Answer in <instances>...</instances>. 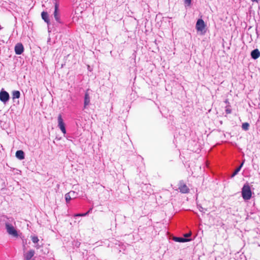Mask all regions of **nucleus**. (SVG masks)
Listing matches in <instances>:
<instances>
[{
	"label": "nucleus",
	"instance_id": "nucleus-6",
	"mask_svg": "<svg viewBox=\"0 0 260 260\" xmlns=\"http://www.w3.org/2000/svg\"><path fill=\"white\" fill-rule=\"evenodd\" d=\"M205 27L204 21L202 19L197 20L196 28L198 31L202 32Z\"/></svg>",
	"mask_w": 260,
	"mask_h": 260
},
{
	"label": "nucleus",
	"instance_id": "nucleus-21",
	"mask_svg": "<svg viewBox=\"0 0 260 260\" xmlns=\"http://www.w3.org/2000/svg\"><path fill=\"white\" fill-rule=\"evenodd\" d=\"M198 208L200 212L205 213L206 211H207V209L203 208L201 206L198 205Z\"/></svg>",
	"mask_w": 260,
	"mask_h": 260
},
{
	"label": "nucleus",
	"instance_id": "nucleus-1",
	"mask_svg": "<svg viewBox=\"0 0 260 260\" xmlns=\"http://www.w3.org/2000/svg\"><path fill=\"white\" fill-rule=\"evenodd\" d=\"M242 196L244 200L250 199L252 196L251 188L248 183H245L242 188Z\"/></svg>",
	"mask_w": 260,
	"mask_h": 260
},
{
	"label": "nucleus",
	"instance_id": "nucleus-7",
	"mask_svg": "<svg viewBox=\"0 0 260 260\" xmlns=\"http://www.w3.org/2000/svg\"><path fill=\"white\" fill-rule=\"evenodd\" d=\"M58 8H59L58 5L56 3H55V6H54V11L53 13V15H54L55 20L57 22L60 23L61 22L60 21V16H59V12Z\"/></svg>",
	"mask_w": 260,
	"mask_h": 260
},
{
	"label": "nucleus",
	"instance_id": "nucleus-20",
	"mask_svg": "<svg viewBox=\"0 0 260 260\" xmlns=\"http://www.w3.org/2000/svg\"><path fill=\"white\" fill-rule=\"evenodd\" d=\"M31 240L34 243H37L39 241V239L37 236H33L31 237Z\"/></svg>",
	"mask_w": 260,
	"mask_h": 260
},
{
	"label": "nucleus",
	"instance_id": "nucleus-3",
	"mask_svg": "<svg viewBox=\"0 0 260 260\" xmlns=\"http://www.w3.org/2000/svg\"><path fill=\"white\" fill-rule=\"evenodd\" d=\"M90 90L88 89L86 90L84 97V109H86L90 104Z\"/></svg>",
	"mask_w": 260,
	"mask_h": 260
},
{
	"label": "nucleus",
	"instance_id": "nucleus-26",
	"mask_svg": "<svg viewBox=\"0 0 260 260\" xmlns=\"http://www.w3.org/2000/svg\"><path fill=\"white\" fill-rule=\"evenodd\" d=\"M244 164V161H243L241 164L240 165V166L239 167H240V170L241 169V168L242 167L243 165Z\"/></svg>",
	"mask_w": 260,
	"mask_h": 260
},
{
	"label": "nucleus",
	"instance_id": "nucleus-4",
	"mask_svg": "<svg viewBox=\"0 0 260 260\" xmlns=\"http://www.w3.org/2000/svg\"><path fill=\"white\" fill-rule=\"evenodd\" d=\"M58 121V126L62 132V133L65 135L66 134V129L65 127V124L63 122V120L62 118V116L61 114H59L57 117Z\"/></svg>",
	"mask_w": 260,
	"mask_h": 260
},
{
	"label": "nucleus",
	"instance_id": "nucleus-12",
	"mask_svg": "<svg viewBox=\"0 0 260 260\" xmlns=\"http://www.w3.org/2000/svg\"><path fill=\"white\" fill-rule=\"evenodd\" d=\"M173 240L176 242H182V243L188 242L190 240L189 239L182 238V237H173Z\"/></svg>",
	"mask_w": 260,
	"mask_h": 260
},
{
	"label": "nucleus",
	"instance_id": "nucleus-5",
	"mask_svg": "<svg viewBox=\"0 0 260 260\" xmlns=\"http://www.w3.org/2000/svg\"><path fill=\"white\" fill-rule=\"evenodd\" d=\"M10 99L9 94L8 92L5 90H1L0 92V100L4 103H6Z\"/></svg>",
	"mask_w": 260,
	"mask_h": 260
},
{
	"label": "nucleus",
	"instance_id": "nucleus-23",
	"mask_svg": "<svg viewBox=\"0 0 260 260\" xmlns=\"http://www.w3.org/2000/svg\"><path fill=\"white\" fill-rule=\"evenodd\" d=\"M191 0H185V3L188 6H189L191 4Z\"/></svg>",
	"mask_w": 260,
	"mask_h": 260
},
{
	"label": "nucleus",
	"instance_id": "nucleus-24",
	"mask_svg": "<svg viewBox=\"0 0 260 260\" xmlns=\"http://www.w3.org/2000/svg\"><path fill=\"white\" fill-rule=\"evenodd\" d=\"M190 235H191V233L185 234L184 235V237H185V238L190 237Z\"/></svg>",
	"mask_w": 260,
	"mask_h": 260
},
{
	"label": "nucleus",
	"instance_id": "nucleus-10",
	"mask_svg": "<svg viewBox=\"0 0 260 260\" xmlns=\"http://www.w3.org/2000/svg\"><path fill=\"white\" fill-rule=\"evenodd\" d=\"M35 252L34 250H30L24 254V258L26 260H30L34 255Z\"/></svg>",
	"mask_w": 260,
	"mask_h": 260
},
{
	"label": "nucleus",
	"instance_id": "nucleus-22",
	"mask_svg": "<svg viewBox=\"0 0 260 260\" xmlns=\"http://www.w3.org/2000/svg\"><path fill=\"white\" fill-rule=\"evenodd\" d=\"M88 214V212H86L85 213H79V214H76L74 215V216H86Z\"/></svg>",
	"mask_w": 260,
	"mask_h": 260
},
{
	"label": "nucleus",
	"instance_id": "nucleus-2",
	"mask_svg": "<svg viewBox=\"0 0 260 260\" xmlns=\"http://www.w3.org/2000/svg\"><path fill=\"white\" fill-rule=\"evenodd\" d=\"M5 226L7 232L9 234V235L15 238H17L18 237V234L17 230L15 229V228L12 224L9 222H6L5 223Z\"/></svg>",
	"mask_w": 260,
	"mask_h": 260
},
{
	"label": "nucleus",
	"instance_id": "nucleus-29",
	"mask_svg": "<svg viewBox=\"0 0 260 260\" xmlns=\"http://www.w3.org/2000/svg\"><path fill=\"white\" fill-rule=\"evenodd\" d=\"M36 247L37 249H39L40 248L39 246H36Z\"/></svg>",
	"mask_w": 260,
	"mask_h": 260
},
{
	"label": "nucleus",
	"instance_id": "nucleus-25",
	"mask_svg": "<svg viewBox=\"0 0 260 260\" xmlns=\"http://www.w3.org/2000/svg\"><path fill=\"white\" fill-rule=\"evenodd\" d=\"M225 111H226V113L227 114H230V113H231V110L230 109H226L225 110Z\"/></svg>",
	"mask_w": 260,
	"mask_h": 260
},
{
	"label": "nucleus",
	"instance_id": "nucleus-16",
	"mask_svg": "<svg viewBox=\"0 0 260 260\" xmlns=\"http://www.w3.org/2000/svg\"><path fill=\"white\" fill-rule=\"evenodd\" d=\"M249 124L247 122L243 123L242 125V128L244 131H247L249 129Z\"/></svg>",
	"mask_w": 260,
	"mask_h": 260
},
{
	"label": "nucleus",
	"instance_id": "nucleus-19",
	"mask_svg": "<svg viewBox=\"0 0 260 260\" xmlns=\"http://www.w3.org/2000/svg\"><path fill=\"white\" fill-rule=\"evenodd\" d=\"M69 193H73V194L72 193V194L71 195V197L72 199L76 198L77 197V194H78L77 192H75L74 191H71Z\"/></svg>",
	"mask_w": 260,
	"mask_h": 260
},
{
	"label": "nucleus",
	"instance_id": "nucleus-15",
	"mask_svg": "<svg viewBox=\"0 0 260 260\" xmlns=\"http://www.w3.org/2000/svg\"><path fill=\"white\" fill-rule=\"evenodd\" d=\"M20 96V93L18 90L13 91L12 92L13 99H19Z\"/></svg>",
	"mask_w": 260,
	"mask_h": 260
},
{
	"label": "nucleus",
	"instance_id": "nucleus-11",
	"mask_svg": "<svg viewBox=\"0 0 260 260\" xmlns=\"http://www.w3.org/2000/svg\"><path fill=\"white\" fill-rule=\"evenodd\" d=\"M251 56L254 59H256L260 56V52L257 49H254L251 52Z\"/></svg>",
	"mask_w": 260,
	"mask_h": 260
},
{
	"label": "nucleus",
	"instance_id": "nucleus-13",
	"mask_svg": "<svg viewBox=\"0 0 260 260\" xmlns=\"http://www.w3.org/2000/svg\"><path fill=\"white\" fill-rule=\"evenodd\" d=\"M16 156L20 160L23 159L24 158V153L22 150H18L16 152Z\"/></svg>",
	"mask_w": 260,
	"mask_h": 260
},
{
	"label": "nucleus",
	"instance_id": "nucleus-28",
	"mask_svg": "<svg viewBox=\"0 0 260 260\" xmlns=\"http://www.w3.org/2000/svg\"><path fill=\"white\" fill-rule=\"evenodd\" d=\"M91 210H92V209H90L87 212H88V214H89Z\"/></svg>",
	"mask_w": 260,
	"mask_h": 260
},
{
	"label": "nucleus",
	"instance_id": "nucleus-17",
	"mask_svg": "<svg viewBox=\"0 0 260 260\" xmlns=\"http://www.w3.org/2000/svg\"><path fill=\"white\" fill-rule=\"evenodd\" d=\"M72 193H67L65 194V199L67 203H69L72 199L71 195Z\"/></svg>",
	"mask_w": 260,
	"mask_h": 260
},
{
	"label": "nucleus",
	"instance_id": "nucleus-14",
	"mask_svg": "<svg viewBox=\"0 0 260 260\" xmlns=\"http://www.w3.org/2000/svg\"><path fill=\"white\" fill-rule=\"evenodd\" d=\"M41 16L44 21L48 24L49 22V19L48 13L43 11L41 13Z\"/></svg>",
	"mask_w": 260,
	"mask_h": 260
},
{
	"label": "nucleus",
	"instance_id": "nucleus-9",
	"mask_svg": "<svg viewBox=\"0 0 260 260\" xmlns=\"http://www.w3.org/2000/svg\"><path fill=\"white\" fill-rule=\"evenodd\" d=\"M24 51V47L22 44L18 43L15 47V51L16 54L20 55Z\"/></svg>",
	"mask_w": 260,
	"mask_h": 260
},
{
	"label": "nucleus",
	"instance_id": "nucleus-18",
	"mask_svg": "<svg viewBox=\"0 0 260 260\" xmlns=\"http://www.w3.org/2000/svg\"><path fill=\"white\" fill-rule=\"evenodd\" d=\"M240 171V167H238L234 171L233 174L232 175V177H234L235 176H236L239 172Z\"/></svg>",
	"mask_w": 260,
	"mask_h": 260
},
{
	"label": "nucleus",
	"instance_id": "nucleus-27",
	"mask_svg": "<svg viewBox=\"0 0 260 260\" xmlns=\"http://www.w3.org/2000/svg\"><path fill=\"white\" fill-rule=\"evenodd\" d=\"M253 2H258L259 0H251Z\"/></svg>",
	"mask_w": 260,
	"mask_h": 260
},
{
	"label": "nucleus",
	"instance_id": "nucleus-8",
	"mask_svg": "<svg viewBox=\"0 0 260 260\" xmlns=\"http://www.w3.org/2000/svg\"><path fill=\"white\" fill-rule=\"evenodd\" d=\"M179 189L180 191L183 193H186L189 191V188L183 181H180L179 182Z\"/></svg>",
	"mask_w": 260,
	"mask_h": 260
}]
</instances>
